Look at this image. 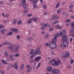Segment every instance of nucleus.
<instances>
[{"label":"nucleus","mask_w":74,"mask_h":74,"mask_svg":"<svg viewBox=\"0 0 74 74\" xmlns=\"http://www.w3.org/2000/svg\"><path fill=\"white\" fill-rule=\"evenodd\" d=\"M62 41H63L64 42L61 45V48H64L65 47H67L68 45V41L67 40H68L69 38L67 36V35H64L62 36Z\"/></svg>","instance_id":"nucleus-1"},{"label":"nucleus","mask_w":74,"mask_h":74,"mask_svg":"<svg viewBox=\"0 0 74 74\" xmlns=\"http://www.w3.org/2000/svg\"><path fill=\"white\" fill-rule=\"evenodd\" d=\"M62 63L61 60L60 59H53L49 61V64L51 63L53 66H59L60 64Z\"/></svg>","instance_id":"nucleus-2"},{"label":"nucleus","mask_w":74,"mask_h":74,"mask_svg":"<svg viewBox=\"0 0 74 74\" xmlns=\"http://www.w3.org/2000/svg\"><path fill=\"white\" fill-rule=\"evenodd\" d=\"M38 19V18H34V17H32L31 18H30L29 19V20L27 21V23L28 24H30L32 22V21H37Z\"/></svg>","instance_id":"nucleus-3"},{"label":"nucleus","mask_w":74,"mask_h":74,"mask_svg":"<svg viewBox=\"0 0 74 74\" xmlns=\"http://www.w3.org/2000/svg\"><path fill=\"white\" fill-rule=\"evenodd\" d=\"M52 42H50L49 45V46L51 49H55L57 47V45H56V43H53Z\"/></svg>","instance_id":"nucleus-4"},{"label":"nucleus","mask_w":74,"mask_h":74,"mask_svg":"<svg viewBox=\"0 0 74 74\" xmlns=\"http://www.w3.org/2000/svg\"><path fill=\"white\" fill-rule=\"evenodd\" d=\"M40 47H38L36 49L34 55H36V54H37V55H40V54H41V52H40Z\"/></svg>","instance_id":"nucleus-5"},{"label":"nucleus","mask_w":74,"mask_h":74,"mask_svg":"<svg viewBox=\"0 0 74 74\" xmlns=\"http://www.w3.org/2000/svg\"><path fill=\"white\" fill-rule=\"evenodd\" d=\"M14 55H10L9 57V59H7L6 60V62H8L9 60H14Z\"/></svg>","instance_id":"nucleus-6"},{"label":"nucleus","mask_w":74,"mask_h":74,"mask_svg":"<svg viewBox=\"0 0 74 74\" xmlns=\"http://www.w3.org/2000/svg\"><path fill=\"white\" fill-rule=\"evenodd\" d=\"M59 73V70L58 69H55L53 70L52 74H56L57 73Z\"/></svg>","instance_id":"nucleus-7"},{"label":"nucleus","mask_w":74,"mask_h":74,"mask_svg":"<svg viewBox=\"0 0 74 74\" xmlns=\"http://www.w3.org/2000/svg\"><path fill=\"white\" fill-rule=\"evenodd\" d=\"M52 67L50 66H48L47 68V70L49 72L52 71Z\"/></svg>","instance_id":"nucleus-8"},{"label":"nucleus","mask_w":74,"mask_h":74,"mask_svg":"<svg viewBox=\"0 0 74 74\" xmlns=\"http://www.w3.org/2000/svg\"><path fill=\"white\" fill-rule=\"evenodd\" d=\"M26 67L27 69H28V70H27V72H28V73H29L30 71L32 70V67H31V66L28 65H27Z\"/></svg>","instance_id":"nucleus-9"},{"label":"nucleus","mask_w":74,"mask_h":74,"mask_svg":"<svg viewBox=\"0 0 74 74\" xmlns=\"http://www.w3.org/2000/svg\"><path fill=\"white\" fill-rule=\"evenodd\" d=\"M64 58H67L70 56V53L68 52H65L64 53Z\"/></svg>","instance_id":"nucleus-10"},{"label":"nucleus","mask_w":74,"mask_h":74,"mask_svg":"<svg viewBox=\"0 0 74 74\" xmlns=\"http://www.w3.org/2000/svg\"><path fill=\"white\" fill-rule=\"evenodd\" d=\"M42 26V27H50V26L47 24L42 23L41 24Z\"/></svg>","instance_id":"nucleus-11"},{"label":"nucleus","mask_w":74,"mask_h":74,"mask_svg":"<svg viewBox=\"0 0 74 74\" xmlns=\"http://www.w3.org/2000/svg\"><path fill=\"white\" fill-rule=\"evenodd\" d=\"M38 1V0H36L34 2V5H33L34 8L35 9L36 8L37 6V4H36L37 3V2Z\"/></svg>","instance_id":"nucleus-12"},{"label":"nucleus","mask_w":74,"mask_h":74,"mask_svg":"<svg viewBox=\"0 0 74 74\" xmlns=\"http://www.w3.org/2000/svg\"><path fill=\"white\" fill-rule=\"evenodd\" d=\"M11 31H12L14 33H17L18 32V29L15 28H12L11 29Z\"/></svg>","instance_id":"nucleus-13"},{"label":"nucleus","mask_w":74,"mask_h":74,"mask_svg":"<svg viewBox=\"0 0 74 74\" xmlns=\"http://www.w3.org/2000/svg\"><path fill=\"white\" fill-rule=\"evenodd\" d=\"M14 47V51H16L19 49V45H15Z\"/></svg>","instance_id":"nucleus-14"},{"label":"nucleus","mask_w":74,"mask_h":74,"mask_svg":"<svg viewBox=\"0 0 74 74\" xmlns=\"http://www.w3.org/2000/svg\"><path fill=\"white\" fill-rule=\"evenodd\" d=\"M14 66L15 69H16V70H17L18 69V63H14Z\"/></svg>","instance_id":"nucleus-15"},{"label":"nucleus","mask_w":74,"mask_h":74,"mask_svg":"<svg viewBox=\"0 0 74 74\" xmlns=\"http://www.w3.org/2000/svg\"><path fill=\"white\" fill-rule=\"evenodd\" d=\"M56 41H57V40L56 38H54L52 40L51 42H52V44H53V43H55Z\"/></svg>","instance_id":"nucleus-16"},{"label":"nucleus","mask_w":74,"mask_h":74,"mask_svg":"<svg viewBox=\"0 0 74 74\" xmlns=\"http://www.w3.org/2000/svg\"><path fill=\"white\" fill-rule=\"evenodd\" d=\"M73 3V2H71V5L69 6V8L70 9H72L74 7V5L72 4Z\"/></svg>","instance_id":"nucleus-17"},{"label":"nucleus","mask_w":74,"mask_h":74,"mask_svg":"<svg viewBox=\"0 0 74 74\" xmlns=\"http://www.w3.org/2000/svg\"><path fill=\"white\" fill-rule=\"evenodd\" d=\"M56 28L57 29H62V27L60 26L59 25V24H58L56 26Z\"/></svg>","instance_id":"nucleus-18"},{"label":"nucleus","mask_w":74,"mask_h":74,"mask_svg":"<svg viewBox=\"0 0 74 74\" xmlns=\"http://www.w3.org/2000/svg\"><path fill=\"white\" fill-rule=\"evenodd\" d=\"M3 44H5L6 45H10L11 44L10 43L7 42H4L3 43Z\"/></svg>","instance_id":"nucleus-19"},{"label":"nucleus","mask_w":74,"mask_h":74,"mask_svg":"<svg viewBox=\"0 0 74 74\" xmlns=\"http://www.w3.org/2000/svg\"><path fill=\"white\" fill-rule=\"evenodd\" d=\"M41 58V57H38L35 58V61H38Z\"/></svg>","instance_id":"nucleus-20"},{"label":"nucleus","mask_w":74,"mask_h":74,"mask_svg":"<svg viewBox=\"0 0 74 74\" xmlns=\"http://www.w3.org/2000/svg\"><path fill=\"white\" fill-rule=\"evenodd\" d=\"M4 53L5 54V56H6V57H8V56H9V54L7 51H5L4 52Z\"/></svg>","instance_id":"nucleus-21"},{"label":"nucleus","mask_w":74,"mask_h":74,"mask_svg":"<svg viewBox=\"0 0 74 74\" xmlns=\"http://www.w3.org/2000/svg\"><path fill=\"white\" fill-rule=\"evenodd\" d=\"M8 48L10 49V50H11V49H13L14 48V47L13 46H10L9 47H8Z\"/></svg>","instance_id":"nucleus-22"},{"label":"nucleus","mask_w":74,"mask_h":74,"mask_svg":"<svg viewBox=\"0 0 74 74\" xmlns=\"http://www.w3.org/2000/svg\"><path fill=\"white\" fill-rule=\"evenodd\" d=\"M52 16L54 19H59V17H58V16L56 17L55 16V15H53Z\"/></svg>","instance_id":"nucleus-23"},{"label":"nucleus","mask_w":74,"mask_h":74,"mask_svg":"<svg viewBox=\"0 0 74 74\" xmlns=\"http://www.w3.org/2000/svg\"><path fill=\"white\" fill-rule=\"evenodd\" d=\"M34 49H32L31 51L29 52V54L30 55H32L33 53H34Z\"/></svg>","instance_id":"nucleus-24"},{"label":"nucleus","mask_w":74,"mask_h":74,"mask_svg":"<svg viewBox=\"0 0 74 74\" xmlns=\"http://www.w3.org/2000/svg\"><path fill=\"white\" fill-rule=\"evenodd\" d=\"M17 23V21L16 19H14L13 20V23L15 25V24H16Z\"/></svg>","instance_id":"nucleus-25"},{"label":"nucleus","mask_w":74,"mask_h":74,"mask_svg":"<svg viewBox=\"0 0 74 74\" xmlns=\"http://www.w3.org/2000/svg\"><path fill=\"white\" fill-rule=\"evenodd\" d=\"M5 32V29H3L1 30V34H3L4 32Z\"/></svg>","instance_id":"nucleus-26"},{"label":"nucleus","mask_w":74,"mask_h":74,"mask_svg":"<svg viewBox=\"0 0 74 74\" xmlns=\"http://www.w3.org/2000/svg\"><path fill=\"white\" fill-rule=\"evenodd\" d=\"M23 7L24 8L26 9L27 8V5L26 4H24L23 5Z\"/></svg>","instance_id":"nucleus-27"},{"label":"nucleus","mask_w":74,"mask_h":74,"mask_svg":"<svg viewBox=\"0 0 74 74\" xmlns=\"http://www.w3.org/2000/svg\"><path fill=\"white\" fill-rule=\"evenodd\" d=\"M59 36V34L58 33H56V34L54 35V37L55 38H56V37Z\"/></svg>","instance_id":"nucleus-28"},{"label":"nucleus","mask_w":74,"mask_h":74,"mask_svg":"<svg viewBox=\"0 0 74 74\" xmlns=\"http://www.w3.org/2000/svg\"><path fill=\"white\" fill-rule=\"evenodd\" d=\"M61 12V10L60 9H58L57 11V12L58 14H59Z\"/></svg>","instance_id":"nucleus-29"},{"label":"nucleus","mask_w":74,"mask_h":74,"mask_svg":"<svg viewBox=\"0 0 74 74\" xmlns=\"http://www.w3.org/2000/svg\"><path fill=\"white\" fill-rule=\"evenodd\" d=\"M2 63H4V64H8V63H7L6 62L3 60H2Z\"/></svg>","instance_id":"nucleus-30"},{"label":"nucleus","mask_w":74,"mask_h":74,"mask_svg":"<svg viewBox=\"0 0 74 74\" xmlns=\"http://www.w3.org/2000/svg\"><path fill=\"white\" fill-rule=\"evenodd\" d=\"M22 22L21 21H18L17 24L18 25H19L20 24H21L22 23Z\"/></svg>","instance_id":"nucleus-31"},{"label":"nucleus","mask_w":74,"mask_h":74,"mask_svg":"<svg viewBox=\"0 0 74 74\" xmlns=\"http://www.w3.org/2000/svg\"><path fill=\"white\" fill-rule=\"evenodd\" d=\"M60 5V4H59V3H58L56 5V6L55 7V8H58V7H59V6Z\"/></svg>","instance_id":"nucleus-32"},{"label":"nucleus","mask_w":74,"mask_h":74,"mask_svg":"<svg viewBox=\"0 0 74 74\" xmlns=\"http://www.w3.org/2000/svg\"><path fill=\"white\" fill-rule=\"evenodd\" d=\"M28 40H31L32 41V40H33V38L32 37H29L28 38Z\"/></svg>","instance_id":"nucleus-33"},{"label":"nucleus","mask_w":74,"mask_h":74,"mask_svg":"<svg viewBox=\"0 0 74 74\" xmlns=\"http://www.w3.org/2000/svg\"><path fill=\"white\" fill-rule=\"evenodd\" d=\"M74 33V32L73 31H71L70 32V36H71L72 34H73Z\"/></svg>","instance_id":"nucleus-34"},{"label":"nucleus","mask_w":74,"mask_h":74,"mask_svg":"<svg viewBox=\"0 0 74 74\" xmlns=\"http://www.w3.org/2000/svg\"><path fill=\"white\" fill-rule=\"evenodd\" d=\"M24 67H25V65H24V64H23L20 67V69H24Z\"/></svg>","instance_id":"nucleus-35"},{"label":"nucleus","mask_w":74,"mask_h":74,"mask_svg":"<svg viewBox=\"0 0 74 74\" xmlns=\"http://www.w3.org/2000/svg\"><path fill=\"white\" fill-rule=\"evenodd\" d=\"M7 35H13V33L12 32H10L9 33V34H7Z\"/></svg>","instance_id":"nucleus-36"},{"label":"nucleus","mask_w":74,"mask_h":74,"mask_svg":"<svg viewBox=\"0 0 74 74\" xmlns=\"http://www.w3.org/2000/svg\"><path fill=\"white\" fill-rule=\"evenodd\" d=\"M71 26L74 28V22H73L71 23Z\"/></svg>","instance_id":"nucleus-37"},{"label":"nucleus","mask_w":74,"mask_h":74,"mask_svg":"<svg viewBox=\"0 0 74 74\" xmlns=\"http://www.w3.org/2000/svg\"><path fill=\"white\" fill-rule=\"evenodd\" d=\"M48 37H49V35H48V34H46L45 37V38H48Z\"/></svg>","instance_id":"nucleus-38"},{"label":"nucleus","mask_w":74,"mask_h":74,"mask_svg":"<svg viewBox=\"0 0 74 74\" xmlns=\"http://www.w3.org/2000/svg\"><path fill=\"white\" fill-rule=\"evenodd\" d=\"M27 12H28V10H25L23 11V13H24L25 14H26V13H27Z\"/></svg>","instance_id":"nucleus-39"},{"label":"nucleus","mask_w":74,"mask_h":74,"mask_svg":"<svg viewBox=\"0 0 74 74\" xmlns=\"http://www.w3.org/2000/svg\"><path fill=\"white\" fill-rule=\"evenodd\" d=\"M10 16V15L9 14H7L5 16V17L6 18H8Z\"/></svg>","instance_id":"nucleus-40"},{"label":"nucleus","mask_w":74,"mask_h":74,"mask_svg":"<svg viewBox=\"0 0 74 74\" xmlns=\"http://www.w3.org/2000/svg\"><path fill=\"white\" fill-rule=\"evenodd\" d=\"M14 56H16L17 57H19V54L17 53L14 55Z\"/></svg>","instance_id":"nucleus-41"},{"label":"nucleus","mask_w":74,"mask_h":74,"mask_svg":"<svg viewBox=\"0 0 74 74\" xmlns=\"http://www.w3.org/2000/svg\"><path fill=\"white\" fill-rule=\"evenodd\" d=\"M58 22H59V21H56L54 22L53 24H56V23H58Z\"/></svg>","instance_id":"nucleus-42"},{"label":"nucleus","mask_w":74,"mask_h":74,"mask_svg":"<svg viewBox=\"0 0 74 74\" xmlns=\"http://www.w3.org/2000/svg\"><path fill=\"white\" fill-rule=\"evenodd\" d=\"M1 73H2V74H4V70H2L1 71Z\"/></svg>","instance_id":"nucleus-43"},{"label":"nucleus","mask_w":74,"mask_h":74,"mask_svg":"<svg viewBox=\"0 0 74 74\" xmlns=\"http://www.w3.org/2000/svg\"><path fill=\"white\" fill-rule=\"evenodd\" d=\"M4 28V26L3 25H0V29H3Z\"/></svg>","instance_id":"nucleus-44"},{"label":"nucleus","mask_w":74,"mask_h":74,"mask_svg":"<svg viewBox=\"0 0 74 74\" xmlns=\"http://www.w3.org/2000/svg\"><path fill=\"white\" fill-rule=\"evenodd\" d=\"M40 64H41V63L40 62H39V63L38 65L37 66V68H38V67H40V66H41V65H40Z\"/></svg>","instance_id":"nucleus-45"},{"label":"nucleus","mask_w":74,"mask_h":74,"mask_svg":"<svg viewBox=\"0 0 74 74\" xmlns=\"http://www.w3.org/2000/svg\"><path fill=\"white\" fill-rule=\"evenodd\" d=\"M43 7L44 9H46L47 8V5H43Z\"/></svg>","instance_id":"nucleus-46"},{"label":"nucleus","mask_w":74,"mask_h":74,"mask_svg":"<svg viewBox=\"0 0 74 74\" xmlns=\"http://www.w3.org/2000/svg\"><path fill=\"white\" fill-rule=\"evenodd\" d=\"M27 16H32V14H28L27 15Z\"/></svg>","instance_id":"nucleus-47"},{"label":"nucleus","mask_w":74,"mask_h":74,"mask_svg":"<svg viewBox=\"0 0 74 74\" xmlns=\"http://www.w3.org/2000/svg\"><path fill=\"white\" fill-rule=\"evenodd\" d=\"M70 22V20L69 19L65 21V22L66 23H67V22Z\"/></svg>","instance_id":"nucleus-48"},{"label":"nucleus","mask_w":74,"mask_h":74,"mask_svg":"<svg viewBox=\"0 0 74 74\" xmlns=\"http://www.w3.org/2000/svg\"><path fill=\"white\" fill-rule=\"evenodd\" d=\"M53 28H50L49 29V31L50 32H51V31H53Z\"/></svg>","instance_id":"nucleus-49"},{"label":"nucleus","mask_w":74,"mask_h":74,"mask_svg":"<svg viewBox=\"0 0 74 74\" xmlns=\"http://www.w3.org/2000/svg\"><path fill=\"white\" fill-rule=\"evenodd\" d=\"M47 14V12L45 11L44 13H43L44 15H45Z\"/></svg>","instance_id":"nucleus-50"},{"label":"nucleus","mask_w":74,"mask_h":74,"mask_svg":"<svg viewBox=\"0 0 74 74\" xmlns=\"http://www.w3.org/2000/svg\"><path fill=\"white\" fill-rule=\"evenodd\" d=\"M19 38H20V35H18V36H17V38L18 40H19Z\"/></svg>","instance_id":"nucleus-51"},{"label":"nucleus","mask_w":74,"mask_h":74,"mask_svg":"<svg viewBox=\"0 0 74 74\" xmlns=\"http://www.w3.org/2000/svg\"><path fill=\"white\" fill-rule=\"evenodd\" d=\"M34 62V60H31L30 61V63H33Z\"/></svg>","instance_id":"nucleus-52"},{"label":"nucleus","mask_w":74,"mask_h":74,"mask_svg":"<svg viewBox=\"0 0 74 74\" xmlns=\"http://www.w3.org/2000/svg\"><path fill=\"white\" fill-rule=\"evenodd\" d=\"M59 34L61 36H62V35H63V33H62V32H60L59 33Z\"/></svg>","instance_id":"nucleus-53"},{"label":"nucleus","mask_w":74,"mask_h":74,"mask_svg":"<svg viewBox=\"0 0 74 74\" xmlns=\"http://www.w3.org/2000/svg\"><path fill=\"white\" fill-rule=\"evenodd\" d=\"M22 2L23 3H26V1H25V0H22Z\"/></svg>","instance_id":"nucleus-54"},{"label":"nucleus","mask_w":74,"mask_h":74,"mask_svg":"<svg viewBox=\"0 0 74 74\" xmlns=\"http://www.w3.org/2000/svg\"><path fill=\"white\" fill-rule=\"evenodd\" d=\"M63 32L64 33H67V31H66V30H64L63 31Z\"/></svg>","instance_id":"nucleus-55"},{"label":"nucleus","mask_w":74,"mask_h":74,"mask_svg":"<svg viewBox=\"0 0 74 74\" xmlns=\"http://www.w3.org/2000/svg\"><path fill=\"white\" fill-rule=\"evenodd\" d=\"M74 62V60H71V63H73Z\"/></svg>","instance_id":"nucleus-56"},{"label":"nucleus","mask_w":74,"mask_h":74,"mask_svg":"<svg viewBox=\"0 0 74 74\" xmlns=\"http://www.w3.org/2000/svg\"><path fill=\"white\" fill-rule=\"evenodd\" d=\"M45 46H48V45H49V43H45Z\"/></svg>","instance_id":"nucleus-57"},{"label":"nucleus","mask_w":74,"mask_h":74,"mask_svg":"<svg viewBox=\"0 0 74 74\" xmlns=\"http://www.w3.org/2000/svg\"><path fill=\"white\" fill-rule=\"evenodd\" d=\"M3 4V1H0V4Z\"/></svg>","instance_id":"nucleus-58"},{"label":"nucleus","mask_w":74,"mask_h":74,"mask_svg":"<svg viewBox=\"0 0 74 74\" xmlns=\"http://www.w3.org/2000/svg\"><path fill=\"white\" fill-rule=\"evenodd\" d=\"M73 38H70V41L71 42H72V41H73Z\"/></svg>","instance_id":"nucleus-59"},{"label":"nucleus","mask_w":74,"mask_h":74,"mask_svg":"<svg viewBox=\"0 0 74 74\" xmlns=\"http://www.w3.org/2000/svg\"><path fill=\"white\" fill-rule=\"evenodd\" d=\"M41 30H44V27H42L41 28Z\"/></svg>","instance_id":"nucleus-60"},{"label":"nucleus","mask_w":74,"mask_h":74,"mask_svg":"<svg viewBox=\"0 0 74 74\" xmlns=\"http://www.w3.org/2000/svg\"><path fill=\"white\" fill-rule=\"evenodd\" d=\"M68 69H70L71 68V66H70L69 65H68L67 66Z\"/></svg>","instance_id":"nucleus-61"},{"label":"nucleus","mask_w":74,"mask_h":74,"mask_svg":"<svg viewBox=\"0 0 74 74\" xmlns=\"http://www.w3.org/2000/svg\"><path fill=\"white\" fill-rule=\"evenodd\" d=\"M34 55H33L31 56V59H32V58L34 57Z\"/></svg>","instance_id":"nucleus-62"},{"label":"nucleus","mask_w":74,"mask_h":74,"mask_svg":"<svg viewBox=\"0 0 74 74\" xmlns=\"http://www.w3.org/2000/svg\"><path fill=\"white\" fill-rule=\"evenodd\" d=\"M47 59L49 60H51V57H48L47 58Z\"/></svg>","instance_id":"nucleus-63"},{"label":"nucleus","mask_w":74,"mask_h":74,"mask_svg":"<svg viewBox=\"0 0 74 74\" xmlns=\"http://www.w3.org/2000/svg\"><path fill=\"white\" fill-rule=\"evenodd\" d=\"M10 67H8L7 69V70H8H8H10Z\"/></svg>","instance_id":"nucleus-64"}]
</instances>
